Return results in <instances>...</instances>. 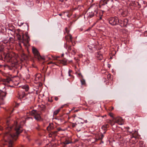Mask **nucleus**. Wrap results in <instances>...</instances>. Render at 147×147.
Segmentation results:
<instances>
[{
  "instance_id": "nucleus-50",
  "label": "nucleus",
  "mask_w": 147,
  "mask_h": 147,
  "mask_svg": "<svg viewBox=\"0 0 147 147\" xmlns=\"http://www.w3.org/2000/svg\"><path fill=\"white\" fill-rule=\"evenodd\" d=\"M126 128L127 130H128L129 128V127H127Z\"/></svg>"
},
{
  "instance_id": "nucleus-3",
  "label": "nucleus",
  "mask_w": 147,
  "mask_h": 147,
  "mask_svg": "<svg viewBox=\"0 0 147 147\" xmlns=\"http://www.w3.org/2000/svg\"><path fill=\"white\" fill-rule=\"evenodd\" d=\"M31 114L34 116V118L37 121H40L41 120V118L40 115L41 113L36 111L33 110L31 111Z\"/></svg>"
},
{
  "instance_id": "nucleus-36",
  "label": "nucleus",
  "mask_w": 147,
  "mask_h": 147,
  "mask_svg": "<svg viewBox=\"0 0 147 147\" xmlns=\"http://www.w3.org/2000/svg\"><path fill=\"white\" fill-rule=\"evenodd\" d=\"M77 125V124L76 123H73L72 124V127H75Z\"/></svg>"
},
{
  "instance_id": "nucleus-42",
  "label": "nucleus",
  "mask_w": 147,
  "mask_h": 147,
  "mask_svg": "<svg viewBox=\"0 0 147 147\" xmlns=\"http://www.w3.org/2000/svg\"><path fill=\"white\" fill-rule=\"evenodd\" d=\"M49 102H52L53 101V100H51V99L50 100V99H49Z\"/></svg>"
},
{
  "instance_id": "nucleus-43",
  "label": "nucleus",
  "mask_w": 147,
  "mask_h": 147,
  "mask_svg": "<svg viewBox=\"0 0 147 147\" xmlns=\"http://www.w3.org/2000/svg\"><path fill=\"white\" fill-rule=\"evenodd\" d=\"M88 48H89V49H90V50H92V48H91V47L90 46H88Z\"/></svg>"
},
{
  "instance_id": "nucleus-40",
  "label": "nucleus",
  "mask_w": 147,
  "mask_h": 147,
  "mask_svg": "<svg viewBox=\"0 0 147 147\" xmlns=\"http://www.w3.org/2000/svg\"><path fill=\"white\" fill-rule=\"evenodd\" d=\"M22 57H23L24 58H25V57H26V56L23 53Z\"/></svg>"
},
{
  "instance_id": "nucleus-4",
  "label": "nucleus",
  "mask_w": 147,
  "mask_h": 147,
  "mask_svg": "<svg viewBox=\"0 0 147 147\" xmlns=\"http://www.w3.org/2000/svg\"><path fill=\"white\" fill-rule=\"evenodd\" d=\"M32 52L35 57L38 60H40L41 59L45 60L44 58L40 55L39 52L36 48L34 47L32 48Z\"/></svg>"
},
{
  "instance_id": "nucleus-46",
  "label": "nucleus",
  "mask_w": 147,
  "mask_h": 147,
  "mask_svg": "<svg viewBox=\"0 0 147 147\" xmlns=\"http://www.w3.org/2000/svg\"><path fill=\"white\" fill-rule=\"evenodd\" d=\"M51 63H53L52 62H50L49 63H48V64H51Z\"/></svg>"
},
{
  "instance_id": "nucleus-52",
  "label": "nucleus",
  "mask_w": 147,
  "mask_h": 147,
  "mask_svg": "<svg viewBox=\"0 0 147 147\" xmlns=\"http://www.w3.org/2000/svg\"><path fill=\"white\" fill-rule=\"evenodd\" d=\"M63 13L65 15H66H66H67V13L64 14V12Z\"/></svg>"
},
{
  "instance_id": "nucleus-27",
  "label": "nucleus",
  "mask_w": 147,
  "mask_h": 147,
  "mask_svg": "<svg viewBox=\"0 0 147 147\" xmlns=\"http://www.w3.org/2000/svg\"><path fill=\"white\" fill-rule=\"evenodd\" d=\"M2 125H3V124H0V130H4L3 129V127L2 126Z\"/></svg>"
},
{
  "instance_id": "nucleus-17",
  "label": "nucleus",
  "mask_w": 147,
  "mask_h": 147,
  "mask_svg": "<svg viewBox=\"0 0 147 147\" xmlns=\"http://www.w3.org/2000/svg\"><path fill=\"white\" fill-rule=\"evenodd\" d=\"M67 62V60L66 59H64L61 61V62L64 65H65L66 64Z\"/></svg>"
},
{
  "instance_id": "nucleus-5",
  "label": "nucleus",
  "mask_w": 147,
  "mask_h": 147,
  "mask_svg": "<svg viewBox=\"0 0 147 147\" xmlns=\"http://www.w3.org/2000/svg\"><path fill=\"white\" fill-rule=\"evenodd\" d=\"M64 47L66 49H67L68 51L71 53L72 55H74L76 53V51L73 48L72 49L70 45H69L67 43V42L65 43L64 45Z\"/></svg>"
},
{
  "instance_id": "nucleus-48",
  "label": "nucleus",
  "mask_w": 147,
  "mask_h": 147,
  "mask_svg": "<svg viewBox=\"0 0 147 147\" xmlns=\"http://www.w3.org/2000/svg\"><path fill=\"white\" fill-rule=\"evenodd\" d=\"M101 19H102V17H101V16H100V18H99V20H101Z\"/></svg>"
},
{
  "instance_id": "nucleus-35",
  "label": "nucleus",
  "mask_w": 147,
  "mask_h": 147,
  "mask_svg": "<svg viewBox=\"0 0 147 147\" xmlns=\"http://www.w3.org/2000/svg\"><path fill=\"white\" fill-rule=\"evenodd\" d=\"M144 36H147V31H146L144 32Z\"/></svg>"
},
{
  "instance_id": "nucleus-19",
  "label": "nucleus",
  "mask_w": 147,
  "mask_h": 147,
  "mask_svg": "<svg viewBox=\"0 0 147 147\" xmlns=\"http://www.w3.org/2000/svg\"><path fill=\"white\" fill-rule=\"evenodd\" d=\"M133 136V137L136 138L138 135V132L137 131H135L134 133L132 134Z\"/></svg>"
},
{
  "instance_id": "nucleus-8",
  "label": "nucleus",
  "mask_w": 147,
  "mask_h": 147,
  "mask_svg": "<svg viewBox=\"0 0 147 147\" xmlns=\"http://www.w3.org/2000/svg\"><path fill=\"white\" fill-rule=\"evenodd\" d=\"M128 22V20L127 19H124L123 20H118V24H119L121 27L126 26Z\"/></svg>"
},
{
  "instance_id": "nucleus-29",
  "label": "nucleus",
  "mask_w": 147,
  "mask_h": 147,
  "mask_svg": "<svg viewBox=\"0 0 147 147\" xmlns=\"http://www.w3.org/2000/svg\"><path fill=\"white\" fill-rule=\"evenodd\" d=\"M109 115L110 116H111L112 118H113V119H114V118H114V117L113 116V114L112 113H109Z\"/></svg>"
},
{
  "instance_id": "nucleus-47",
  "label": "nucleus",
  "mask_w": 147,
  "mask_h": 147,
  "mask_svg": "<svg viewBox=\"0 0 147 147\" xmlns=\"http://www.w3.org/2000/svg\"><path fill=\"white\" fill-rule=\"evenodd\" d=\"M63 13H62V14H59V15L60 16H61L62 15H63Z\"/></svg>"
},
{
  "instance_id": "nucleus-55",
  "label": "nucleus",
  "mask_w": 147,
  "mask_h": 147,
  "mask_svg": "<svg viewBox=\"0 0 147 147\" xmlns=\"http://www.w3.org/2000/svg\"><path fill=\"white\" fill-rule=\"evenodd\" d=\"M56 59H57V58H56Z\"/></svg>"
},
{
  "instance_id": "nucleus-16",
  "label": "nucleus",
  "mask_w": 147,
  "mask_h": 147,
  "mask_svg": "<svg viewBox=\"0 0 147 147\" xmlns=\"http://www.w3.org/2000/svg\"><path fill=\"white\" fill-rule=\"evenodd\" d=\"M94 15V13L93 12H89L88 13V18H90L93 17Z\"/></svg>"
},
{
  "instance_id": "nucleus-22",
  "label": "nucleus",
  "mask_w": 147,
  "mask_h": 147,
  "mask_svg": "<svg viewBox=\"0 0 147 147\" xmlns=\"http://www.w3.org/2000/svg\"><path fill=\"white\" fill-rule=\"evenodd\" d=\"M72 143V142L69 140H66L64 142V144L65 145L68 144L69 143Z\"/></svg>"
},
{
  "instance_id": "nucleus-51",
  "label": "nucleus",
  "mask_w": 147,
  "mask_h": 147,
  "mask_svg": "<svg viewBox=\"0 0 147 147\" xmlns=\"http://www.w3.org/2000/svg\"><path fill=\"white\" fill-rule=\"evenodd\" d=\"M63 56H64V54H63L62 55H61V57H63Z\"/></svg>"
},
{
  "instance_id": "nucleus-53",
  "label": "nucleus",
  "mask_w": 147,
  "mask_h": 147,
  "mask_svg": "<svg viewBox=\"0 0 147 147\" xmlns=\"http://www.w3.org/2000/svg\"><path fill=\"white\" fill-rule=\"evenodd\" d=\"M90 28H89V29H88V30H90Z\"/></svg>"
},
{
  "instance_id": "nucleus-49",
  "label": "nucleus",
  "mask_w": 147,
  "mask_h": 147,
  "mask_svg": "<svg viewBox=\"0 0 147 147\" xmlns=\"http://www.w3.org/2000/svg\"><path fill=\"white\" fill-rule=\"evenodd\" d=\"M110 76H111V75H110V74H109V75L108 76V77H109Z\"/></svg>"
},
{
  "instance_id": "nucleus-45",
  "label": "nucleus",
  "mask_w": 147,
  "mask_h": 147,
  "mask_svg": "<svg viewBox=\"0 0 147 147\" xmlns=\"http://www.w3.org/2000/svg\"><path fill=\"white\" fill-rule=\"evenodd\" d=\"M58 131H59L61 130V129L60 128H59L57 129Z\"/></svg>"
},
{
  "instance_id": "nucleus-38",
  "label": "nucleus",
  "mask_w": 147,
  "mask_h": 147,
  "mask_svg": "<svg viewBox=\"0 0 147 147\" xmlns=\"http://www.w3.org/2000/svg\"><path fill=\"white\" fill-rule=\"evenodd\" d=\"M59 98L57 97H55V99L56 101H57L58 100Z\"/></svg>"
},
{
  "instance_id": "nucleus-54",
  "label": "nucleus",
  "mask_w": 147,
  "mask_h": 147,
  "mask_svg": "<svg viewBox=\"0 0 147 147\" xmlns=\"http://www.w3.org/2000/svg\"><path fill=\"white\" fill-rule=\"evenodd\" d=\"M95 24H93V26H94V25H95Z\"/></svg>"
},
{
  "instance_id": "nucleus-13",
  "label": "nucleus",
  "mask_w": 147,
  "mask_h": 147,
  "mask_svg": "<svg viewBox=\"0 0 147 147\" xmlns=\"http://www.w3.org/2000/svg\"><path fill=\"white\" fill-rule=\"evenodd\" d=\"M40 74H36L35 75V79L36 80H38L40 79Z\"/></svg>"
},
{
  "instance_id": "nucleus-28",
  "label": "nucleus",
  "mask_w": 147,
  "mask_h": 147,
  "mask_svg": "<svg viewBox=\"0 0 147 147\" xmlns=\"http://www.w3.org/2000/svg\"><path fill=\"white\" fill-rule=\"evenodd\" d=\"M104 136L103 134H101L100 136L99 137V139L102 140V138H103Z\"/></svg>"
},
{
  "instance_id": "nucleus-1",
  "label": "nucleus",
  "mask_w": 147,
  "mask_h": 147,
  "mask_svg": "<svg viewBox=\"0 0 147 147\" xmlns=\"http://www.w3.org/2000/svg\"><path fill=\"white\" fill-rule=\"evenodd\" d=\"M10 117L8 116L6 120L7 126L5 128L4 140L2 142V147H13V141L16 140L22 132V125L25 123L23 120L21 119L18 121H14L13 126L9 125V119Z\"/></svg>"
},
{
  "instance_id": "nucleus-10",
  "label": "nucleus",
  "mask_w": 147,
  "mask_h": 147,
  "mask_svg": "<svg viewBox=\"0 0 147 147\" xmlns=\"http://www.w3.org/2000/svg\"><path fill=\"white\" fill-rule=\"evenodd\" d=\"M27 94H26L24 91H22L19 93V98H23L25 97Z\"/></svg>"
},
{
  "instance_id": "nucleus-20",
  "label": "nucleus",
  "mask_w": 147,
  "mask_h": 147,
  "mask_svg": "<svg viewBox=\"0 0 147 147\" xmlns=\"http://www.w3.org/2000/svg\"><path fill=\"white\" fill-rule=\"evenodd\" d=\"M97 57L99 60H100L102 59L103 58L102 55L99 54L97 56Z\"/></svg>"
},
{
  "instance_id": "nucleus-11",
  "label": "nucleus",
  "mask_w": 147,
  "mask_h": 147,
  "mask_svg": "<svg viewBox=\"0 0 147 147\" xmlns=\"http://www.w3.org/2000/svg\"><path fill=\"white\" fill-rule=\"evenodd\" d=\"M6 95V93L1 91L0 90V98L2 100H3V99L4 98Z\"/></svg>"
},
{
  "instance_id": "nucleus-33",
  "label": "nucleus",
  "mask_w": 147,
  "mask_h": 147,
  "mask_svg": "<svg viewBox=\"0 0 147 147\" xmlns=\"http://www.w3.org/2000/svg\"><path fill=\"white\" fill-rule=\"evenodd\" d=\"M102 129L104 130H106V129H107L103 125L102 127Z\"/></svg>"
},
{
  "instance_id": "nucleus-25",
  "label": "nucleus",
  "mask_w": 147,
  "mask_h": 147,
  "mask_svg": "<svg viewBox=\"0 0 147 147\" xmlns=\"http://www.w3.org/2000/svg\"><path fill=\"white\" fill-rule=\"evenodd\" d=\"M81 82L82 85H85V81L84 79H82L81 80Z\"/></svg>"
},
{
  "instance_id": "nucleus-41",
  "label": "nucleus",
  "mask_w": 147,
  "mask_h": 147,
  "mask_svg": "<svg viewBox=\"0 0 147 147\" xmlns=\"http://www.w3.org/2000/svg\"><path fill=\"white\" fill-rule=\"evenodd\" d=\"M124 12H122V13H121V15H122V16H125V14H124Z\"/></svg>"
},
{
  "instance_id": "nucleus-14",
  "label": "nucleus",
  "mask_w": 147,
  "mask_h": 147,
  "mask_svg": "<svg viewBox=\"0 0 147 147\" xmlns=\"http://www.w3.org/2000/svg\"><path fill=\"white\" fill-rule=\"evenodd\" d=\"M6 57L8 59L9 61H11L12 59L11 55L10 54H7L6 56Z\"/></svg>"
},
{
  "instance_id": "nucleus-2",
  "label": "nucleus",
  "mask_w": 147,
  "mask_h": 147,
  "mask_svg": "<svg viewBox=\"0 0 147 147\" xmlns=\"http://www.w3.org/2000/svg\"><path fill=\"white\" fill-rule=\"evenodd\" d=\"M18 40L24 45L26 46L28 45L30 39L27 34L24 35L23 34L20 33L18 35Z\"/></svg>"
},
{
  "instance_id": "nucleus-32",
  "label": "nucleus",
  "mask_w": 147,
  "mask_h": 147,
  "mask_svg": "<svg viewBox=\"0 0 147 147\" xmlns=\"http://www.w3.org/2000/svg\"><path fill=\"white\" fill-rule=\"evenodd\" d=\"M72 72V71L71 70H69L68 71V74L69 76H71V75L70 74V73Z\"/></svg>"
},
{
  "instance_id": "nucleus-24",
  "label": "nucleus",
  "mask_w": 147,
  "mask_h": 147,
  "mask_svg": "<svg viewBox=\"0 0 147 147\" xmlns=\"http://www.w3.org/2000/svg\"><path fill=\"white\" fill-rule=\"evenodd\" d=\"M53 127L52 125L50 124L49 126L47 127V129L48 130H50L51 129H52Z\"/></svg>"
},
{
  "instance_id": "nucleus-56",
  "label": "nucleus",
  "mask_w": 147,
  "mask_h": 147,
  "mask_svg": "<svg viewBox=\"0 0 147 147\" xmlns=\"http://www.w3.org/2000/svg\"><path fill=\"white\" fill-rule=\"evenodd\" d=\"M76 111H77V110H76Z\"/></svg>"
},
{
  "instance_id": "nucleus-6",
  "label": "nucleus",
  "mask_w": 147,
  "mask_h": 147,
  "mask_svg": "<svg viewBox=\"0 0 147 147\" xmlns=\"http://www.w3.org/2000/svg\"><path fill=\"white\" fill-rule=\"evenodd\" d=\"M118 18L117 17L110 18L109 19V21L110 24L112 25H115L118 24Z\"/></svg>"
},
{
  "instance_id": "nucleus-34",
  "label": "nucleus",
  "mask_w": 147,
  "mask_h": 147,
  "mask_svg": "<svg viewBox=\"0 0 147 147\" xmlns=\"http://www.w3.org/2000/svg\"><path fill=\"white\" fill-rule=\"evenodd\" d=\"M95 12L96 13L95 15H96V16H98V11H95Z\"/></svg>"
},
{
  "instance_id": "nucleus-44",
  "label": "nucleus",
  "mask_w": 147,
  "mask_h": 147,
  "mask_svg": "<svg viewBox=\"0 0 147 147\" xmlns=\"http://www.w3.org/2000/svg\"><path fill=\"white\" fill-rule=\"evenodd\" d=\"M57 133V131H54L53 132V134H55Z\"/></svg>"
},
{
  "instance_id": "nucleus-37",
  "label": "nucleus",
  "mask_w": 147,
  "mask_h": 147,
  "mask_svg": "<svg viewBox=\"0 0 147 147\" xmlns=\"http://www.w3.org/2000/svg\"><path fill=\"white\" fill-rule=\"evenodd\" d=\"M13 109L12 111H8V113L10 114H11L13 112Z\"/></svg>"
},
{
  "instance_id": "nucleus-9",
  "label": "nucleus",
  "mask_w": 147,
  "mask_h": 147,
  "mask_svg": "<svg viewBox=\"0 0 147 147\" xmlns=\"http://www.w3.org/2000/svg\"><path fill=\"white\" fill-rule=\"evenodd\" d=\"M114 121L115 123H118L119 124L121 125L123 124V121L121 117H117L114 118Z\"/></svg>"
},
{
  "instance_id": "nucleus-18",
  "label": "nucleus",
  "mask_w": 147,
  "mask_h": 147,
  "mask_svg": "<svg viewBox=\"0 0 147 147\" xmlns=\"http://www.w3.org/2000/svg\"><path fill=\"white\" fill-rule=\"evenodd\" d=\"M11 81V80L9 77H7L6 78L4 79V81L7 83H9V82Z\"/></svg>"
},
{
  "instance_id": "nucleus-12",
  "label": "nucleus",
  "mask_w": 147,
  "mask_h": 147,
  "mask_svg": "<svg viewBox=\"0 0 147 147\" xmlns=\"http://www.w3.org/2000/svg\"><path fill=\"white\" fill-rule=\"evenodd\" d=\"M64 13H67L66 16L68 17H70L72 15V12L71 11H67L65 12H64Z\"/></svg>"
},
{
  "instance_id": "nucleus-30",
  "label": "nucleus",
  "mask_w": 147,
  "mask_h": 147,
  "mask_svg": "<svg viewBox=\"0 0 147 147\" xmlns=\"http://www.w3.org/2000/svg\"><path fill=\"white\" fill-rule=\"evenodd\" d=\"M103 125L105 127L107 128H108L109 127V125L107 124H105Z\"/></svg>"
},
{
  "instance_id": "nucleus-21",
  "label": "nucleus",
  "mask_w": 147,
  "mask_h": 147,
  "mask_svg": "<svg viewBox=\"0 0 147 147\" xmlns=\"http://www.w3.org/2000/svg\"><path fill=\"white\" fill-rule=\"evenodd\" d=\"M60 109H58V110L55 111L53 113L54 115H57V114L59 113V112L60 111Z\"/></svg>"
},
{
  "instance_id": "nucleus-23",
  "label": "nucleus",
  "mask_w": 147,
  "mask_h": 147,
  "mask_svg": "<svg viewBox=\"0 0 147 147\" xmlns=\"http://www.w3.org/2000/svg\"><path fill=\"white\" fill-rule=\"evenodd\" d=\"M24 89H25V90L27 92L29 90L28 86V85L24 86L23 87Z\"/></svg>"
},
{
  "instance_id": "nucleus-15",
  "label": "nucleus",
  "mask_w": 147,
  "mask_h": 147,
  "mask_svg": "<svg viewBox=\"0 0 147 147\" xmlns=\"http://www.w3.org/2000/svg\"><path fill=\"white\" fill-rule=\"evenodd\" d=\"M109 1V0H102L100 1V3L102 5H104L107 4Z\"/></svg>"
},
{
  "instance_id": "nucleus-31",
  "label": "nucleus",
  "mask_w": 147,
  "mask_h": 147,
  "mask_svg": "<svg viewBox=\"0 0 147 147\" xmlns=\"http://www.w3.org/2000/svg\"><path fill=\"white\" fill-rule=\"evenodd\" d=\"M3 47H1L0 46V52H2L3 50Z\"/></svg>"
},
{
  "instance_id": "nucleus-7",
  "label": "nucleus",
  "mask_w": 147,
  "mask_h": 147,
  "mask_svg": "<svg viewBox=\"0 0 147 147\" xmlns=\"http://www.w3.org/2000/svg\"><path fill=\"white\" fill-rule=\"evenodd\" d=\"M65 38L66 41V43L67 42L69 45H70L71 46L72 44L73 46L75 45V43H74V44L73 43L72 40V37L71 34H69L68 36L65 37Z\"/></svg>"
},
{
  "instance_id": "nucleus-26",
  "label": "nucleus",
  "mask_w": 147,
  "mask_h": 147,
  "mask_svg": "<svg viewBox=\"0 0 147 147\" xmlns=\"http://www.w3.org/2000/svg\"><path fill=\"white\" fill-rule=\"evenodd\" d=\"M65 30L66 31V32L67 34V36H66H66H69V35L70 34H69V31L68 30V29H67V28H65Z\"/></svg>"
},
{
  "instance_id": "nucleus-39",
  "label": "nucleus",
  "mask_w": 147,
  "mask_h": 147,
  "mask_svg": "<svg viewBox=\"0 0 147 147\" xmlns=\"http://www.w3.org/2000/svg\"><path fill=\"white\" fill-rule=\"evenodd\" d=\"M65 106L66 107L67 106V105L65 104V105H63L61 107V108H63Z\"/></svg>"
}]
</instances>
